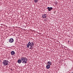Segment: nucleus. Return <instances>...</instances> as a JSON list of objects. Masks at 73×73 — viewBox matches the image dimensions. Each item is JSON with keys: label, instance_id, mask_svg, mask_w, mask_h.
Instances as JSON below:
<instances>
[{"label": "nucleus", "instance_id": "nucleus-10", "mask_svg": "<svg viewBox=\"0 0 73 73\" xmlns=\"http://www.w3.org/2000/svg\"><path fill=\"white\" fill-rule=\"evenodd\" d=\"M34 1L35 3H37L38 0H34Z\"/></svg>", "mask_w": 73, "mask_h": 73}, {"label": "nucleus", "instance_id": "nucleus-8", "mask_svg": "<svg viewBox=\"0 0 73 73\" xmlns=\"http://www.w3.org/2000/svg\"><path fill=\"white\" fill-rule=\"evenodd\" d=\"M52 64V62L50 61H48V64L49 65H51Z\"/></svg>", "mask_w": 73, "mask_h": 73}, {"label": "nucleus", "instance_id": "nucleus-3", "mask_svg": "<svg viewBox=\"0 0 73 73\" xmlns=\"http://www.w3.org/2000/svg\"><path fill=\"white\" fill-rule=\"evenodd\" d=\"M8 61L5 60L3 61V64H4V66H6V65H8Z\"/></svg>", "mask_w": 73, "mask_h": 73}, {"label": "nucleus", "instance_id": "nucleus-1", "mask_svg": "<svg viewBox=\"0 0 73 73\" xmlns=\"http://www.w3.org/2000/svg\"><path fill=\"white\" fill-rule=\"evenodd\" d=\"M28 60L26 57H22L21 59H19L18 60V62L19 64H21L22 62V64H26Z\"/></svg>", "mask_w": 73, "mask_h": 73}, {"label": "nucleus", "instance_id": "nucleus-9", "mask_svg": "<svg viewBox=\"0 0 73 73\" xmlns=\"http://www.w3.org/2000/svg\"><path fill=\"white\" fill-rule=\"evenodd\" d=\"M46 68H47V69H49V68H50V65L48 64L46 66Z\"/></svg>", "mask_w": 73, "mask_h": 73}, {"label": "nucleus", "instance_id": "nucleus-4", "mask_svg": "<svg viewBox=\"0 0 73 73\" xmlns=\"http://www.w3.org/2000/svg\"><path fill=\"white\" fill-rule=\"evenodd\" d=\"M13 41H14V40L12 38H11L9 40V42L10 43H12V42H13Z\"/></svg>", "mask_w": 73, "mask_h": 73}, {"label": "nucleus", "instance_id": "nucleus-5", "mask_svg": "<svg viewBox=\"0 0 73 73\" xmlns=\"http://www.w3.org/2000/svg\"><path fill=\"white\" fill-rule=\"evenodd\" d=\"M47 9H48V11H50L53 9V8L52 7H48Z\"/></svg>", "mask_w": 73, "mask_h": 73}, {"label": "nucleus", "instance_id": "nucleus-6", "mask_svg": "<svg viewBox=\"0 0 73 73\" xmlns=\"http://www.w3.org/2000/svg\"><path fill=\"white\" fill-rule=\"evenodd\" d=\"M42 17L43 18H46V14H43L42 15Z\"/></svg>", "mask_w": 73, "mask_h": 73}, {"label": "nucleus", "instance_id": "nucleus-7", "mask_svg": "<svg viewBox=\"0 0 73 73\" xmlns=\"http://www.w3.org/2000/svg\"><path fill=\"white\" fill-rule=\"evenodd\" d=\"M15 52L14 51H12L11 52V54L12 56H13V55H14L15 54Z\"/></svg>", "mask_w": 73, "mask_h": 73}, {"label": "nucleus", "instance_id": "nucleus-2", "mask_svg": "<svg viewBox=\"0 0 73 73\" xmlns=\"http://www.w3.org/2000/svg\"><path fill=\"white\" fill-rule=\"evenodd\" d=\"M34 44H34V42H31V41H29L27 44V47L28 48H29V46H30L31 47L30 49H33V48L32 46H33Z\"/></svg>", "mask_w": 73, "mask_h": 73}]
</instances>
